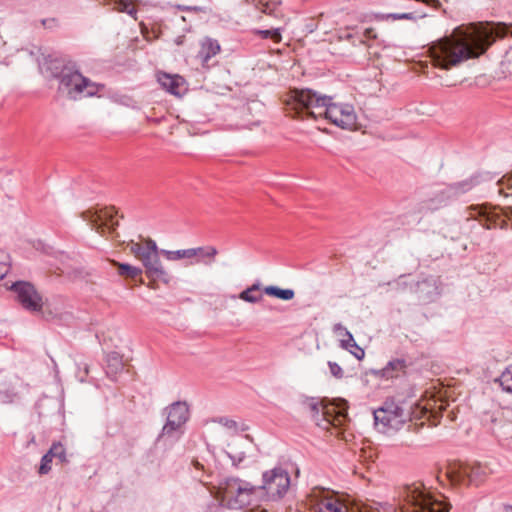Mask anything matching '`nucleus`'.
Returning <instances> with one entry per match:
<instances>
[{
	"instance_id": "obj_25",
	"label": "nucleus",
	"mask_w": 512,
	"mask_h": 512,
	"mask_svg": "<svg viewBox=\"0 0 512 512\" xmlns=\"http://www.w3.org/2000/svg\"><path fill=\"white\" fill-rule=\"evenodd\" d=\"M263 291L266 295L274 296L285 301L291 300L295 296L293 289H282L273 285L264 287Z\"/></svg>"
},
{
	"instance_id": "obj_12",
	"label": "nucleus",
	"mask_w": 512,
	"mask_h": 512,
	"mask_svg": "<svg viewBox=\"0 0 512 512\" xmlns=\"http://www.w3.org/2000/svg\"><path fill=\"white\" fill-rule=\"evenodd\" d=\"M161 250L158 249L157 244L152 245V251L149 254H146L144 258L141 260L145 273L148 278L153 280H160L165 284H168L171 280V276L164 269L159 254Z\"/></svg>"
},
{
	"instance_id": "obj_18",
	"label": "nucleus",
	"mask_w": 512,
	"mask_h": 512,
	"mask_svg": "<svg viewBox=\"0 0 512 512\" xmlns=\"http://www.w3.org/2000/svg\"><path fill=\"white\" fill-rule=\"evenodd\" d=\"M432 60L435 67L442 70L448 69V37L444 36L442 40L432 48Z\"/></svg>"
},
{
	"instance_id": "obj_40",
	"label": "nucleus",
	"mask_w": 512,
	"mask_h": 512,
	"mask_svg": "<svg viewBox=\"0 0 512 512\" xmlns=\"http://www.w3.org/2000/svg\"><path fill=\"white\" fill-rule=\"evenodd\" d=\"M217 422L219 424H221L222 426L226 427L227 429H230L233 431L237 430V423L232 419L221 417L217 420Z\"/></svg>"
},
{
	"instance_id": "obj_16",
	"label": "nucleus",
	"mask_w": 512,
	"mask_h": 512,
	"mask_svg": "<svg viewBox=\"0 0 512 512\" xmlns=\"http://www.w3.org/2000/svg\"><path fill=\"white\" fill-rule=\"evenodd\" d=\"M249 449L248 437H237L228 444L227 455L232 460L233 465L237 466L246 458Z\"/></svg>"
},
{
	"instance_id": "obj_15",
	"label": "nucleus",
	"mask_w": 512,
	"mask_h": 512,
	"mask_svg": "<svg viewBox=\"0 0 512 512\" xmlns=\"http://www.w3.org/2000/svg\"><path fill=\"white\" fill-rule=\"evenodd\" d=\"M158 82L167 92L181 96L186 91L185 80L179 75L161 73L158 75Z\"/></svg>"
},
{
	"instance_id": "obj_27",
	"label": "nucleus",
	"mask_w": 512,
	"mask_h": 512,
	"mask_svg": "<svg viewBox=\"0 0 512 512\" xmlns=\"http://www.w3.org/2000/svg\"><path fill=\"white\" fill-rule=\"evenodd\" d=\"M498 193L502 194L507 199L506 208L512 214V179H503L498 184Z\"/></svg>"
},
{
	"instance_id": "obj_10",
	"label": "nucleus",
	"mask_w": 512,
	"mask_h": 512,
	"mask_svg": "<svg viewBox=\"0 0 512 512\" xmlns=\"http://www.w3.org/2000/svg\"><path fill=\"white\" fill-rule=\"evenodd\" d=\"M309 408L316 424L326 430L331 426H342L346 420V413L337 411L336 407L332 404L324 405L322 402L311 401Z\"/></svg>"
},
{
	"instance_id": "obj_39",
	"label": "nucleus",
	"mask_w": 512,
	"mask_h": 512,
	"mask_svg": "<svg viewBox=\"0 0 512 512\" xmlns=\"http://www.w3.org/2000/svg\"><path fill=\"white\" fill-rule=\"evenodd\" d=\"M393 20H415L416 15L414 13H391L387 16Z\"/></svg>"
},
{
	"instance_id": "obj_31",
	"label": "nucleus",
	"mask_w": 512,
	"mask_h": 512,
	"mask_svg": "<svg viewBox=\"0 0 512 512\" xmlns=\"http://www.w3.org/2000/svg\"><path fill=\"white\" fill-rule=\"evenodd\" d=\"M107 366L108 371L107 373H117L119 370L123 368V364L121 361V358L118 353H111L107 357Z\"/></svg>"
},
{
	"instance_id": "obj_30",
	"label": "nucleus",
	"mask_w": 512,
	"mask_h": 512,
	"mask_svg": "<svg viewBox=\"0 0 512 512\" xmlns=\"http://www.w3.org/2000/svg\"><path fill=\"white\" fill-rule=\"evenodd\" d=\"M497 381L504 391L512 394V366L506 368Z\"/></svg>"
},
{
	"instance_id": "obj_23",
	"label": "nucleus",
	"mask_w": 512,
	"mask_h": 512,
	"mask_svg": "<svg viewBox=\"0 0 512 512\" xmlns=\"http://www.w3.org/2000/svg\"><path fill=\"white\" fill-rule=\"evenodd\" d=\"M103 2L105 5L112 6L114 10L126 12L136 19L137 10L135 9L132 0H103Z\"/></svg>"
},
{
	"instance_id": "obj_28",
	"label": "nucleus",
	"mask_w": 512,
	"mask_h": 512,
	"mask_svg": "<svg viewBox=\"0 0 512 512\" xmlns=\"http://www.w3.org/2000/svg\"><path fill=\"white\" fill-rule=\"evenodd\" d=\"M190 249L195 252V257L209 258L210 261H213L215 256L218 254V250L214 246L196 247ZM197 262H200V259H198Z\"/></svg>"
},
{
	"instance_id": "obj_21",
	"label": "nucleus",
	"mask_w": 512,
	"mask_h": 512,
	"mask_svg": "<svg viewBox=\"0 0 512 512\" xmlns=\"http://www.w3.org/2000/svg\"><path fill=\"white\" fill-rule=\"evenodd\" d=\"M471 469L467 465H463L460 462L450 463V484L462 483L466 477L470 476Z\"/></svg>"
},
{
	"instance_id": "obj_8",
	"label": "nucleus",
	"mask_w": 512,
	"mask_h": 512,
	"mask_svg": "<svg viewBox=\"0 0 512 512\" xmlns=\"http://www.w3.org/2000/svg\"><path fill=\"white\" fill-rule=\"evenodd\" d=\"M290 487V477L287 471L282 468H274L263 474V484L256 487L262 490L259 493V500L266 498L267 500H278L282 498Z\"/></svg>"
},
{
	"instance_id": "obj_35",
	"label": "nucleus",
	"mask_w": 512,
	"mask_h": 512,
	"mask_svg": "<svg viewBox=\"0 0 512 512\" xmlns=\"http://www.w3.org/2000/svg\"><path fill=\"white\" fill-rule=\"evenodd\" d=\"M474 183L472 179L465 180L463 182L454 183L452 189L455 194L467 192L472 189Z\"/></svg>"
},
{
	"instance_id": "obj_9",
	"label": "nucleus",
	"mask_w": 512,
	"mask_h": 512,
	"mask_svg": "<svg viewBox=\"0 0 512 512\" xmlns=\"http://www.w3.org/2000/svg\"><path fill=\"white\" fill-rule=\"evenodd\" d=\"M10 289L15 293L17 301L21 306L30 312H42L47 320L52 318L49 312H43L44 302L41 294L36 290L33 284L25 281H18L12 284Z\"/></svg>"
},
{
	"instance_id": "obj_32",
	"label": "nucleus",
	"mask_w": 512,
	"mask_h": 512,
	"mask_svg": "<svg viewBox=\"0 0 512 512\" xmlns=\"http://www.w3.org/2000/svg\"><path fill=\"white\" fill-rule=\"evenodd\" d=\"M430 405V417L433 418V424L436 425V419L442 416V412L445 410V403L443 400H433Z\"/></svg>"
},
{
	"instance_id": "obj_4",
	"label": "nucleus",
	"mask_w": 512,
	"mask_h": 512,
	"mask_svg": "<svg viewBox=\"0 0 512 512\" xmlns=\"http://www.w3.org/2000/svg\"><path fill=\"white\" fill-rule=\"evenodd\" d=\"M261 491L245 480L231 477L219 483L216 498L229 509H254L259 505Z\"/></svg>"
},
{
	"instance_id": "obj_11",
	"label": "nucleus",
	"mask_w": 512,
	"mask_h": 512,
	"mask_svg": "<svg viewBox=\"0 0 512 512\" xmlns=\"http://www.w3.org/2000/svg\"><path fill=\"white\" fill-rule=\"evenodd\" d=\"M115 215L116 211L113 207H105L99 210H88L82 214V217L90 223L92 229L104 234L106 231H114L118 226V221L114 219Z\"/></svg>"
},
{
	"instance_id": "obj_33",
	"label": "nucleus",
	"mask_w": 512,
	"mask_h": 512,
	"mask_svg": "<svg viewBox=\"0 0 512 512\" xmlns=\"http://www.w3.org/2000/svg\"><path fill=\"white\" fill-rule=\"evenodd\" d=\"M48 452L53 456V458H57L60 462L66 461V451L61 443H54Z\"/></svg>"
},
{
	"instance_id": "obj_24",
	"label": "nucleus",
	"mask_w": 512,
	"mask_h": 512,
	"mask_svg": "<svg viewBox=\"0 0 512 512\" xmlns=\"http://www.w3.org/2000/svg\"><path fill=\"white\" fill-rule=\"evenodd\" d=\"M261 289V284L259 282H256L252 284L251 286L247 287L245 290L240 292L239 298L245 302L248 303H258L262 300V295L257 293Z\"/></svg>"
},
{
	"instance_id": "obj_13",
	"label": "nucleus",
	"mask_w": 512,
	"mask_h": 512,
	"mask_svg": "<svg viewBox=\"0 0 512 512\" xmlns=\"http://www.w3.org/2000/svg\"><path fill=\"white\" fill-rule=\"evenodd\" d=\"M470 216L478 219L480 224L487 229L507 227L506 219L496 208L487 206L473 207L471 208Z\"/></svg>"
},
{
	"instance_id": "obj_3",
	"label": "nucleus",
	"mask_w": 512,
	"mask_h": 512,
	"mask_svg": "<svg viewBox=\"0 0 512 512\" xmlns=\"http://www.w3.org/2000/svg\"><path fill=\"white\" fill-rule=\"evenodd\" d=\"M400 498L404 503L400 511L390 503L366 501L359 507V512H448L447 505L428 494L420 483L405 485Z\"/></svg>"
},
{
	"instance_id": "obj_41",
	"label": "nucleus",
	"mask_w": 512,
	"mask_h": 512,
	"mask_svg": "<svg viewBox=\"0 0 512 512\" xmlns=\"http://www.w3.org/2000/svg\"><path fill=\"white\" fill-rule=\"evenodd\" d=\"M175 8H177L180 11H189V12H205V8L200 6H186V5H175Z\"/></svg>"
},
{
	"instance_id": "obj_42",
	"label": "nucleus",
	"mask_w": 512,
	"mask_h": 512,
	"mask_svg": "<svg viewBox=\"0 0 512 512\" xmlns=\"http://www.w3.org/2000/svg\"><path fill=\"white\" fill-rule=\"evenodd\" d=\"M505 63L507 69L512 72V49L506 54Z\"/></svg>"
},
{
	"instance_id": "obj_44",
	"label": "nucleus",
	"mask_w": 512,
	"mask_h": 512,
	"mask_svg": "<svg viewBox=\"0 0 512 512\" xmlns=\"http://www.w3.org/2000/svg\"><path fill=\"white\" fill-rule=\"evenodd\" d=\"M193 466L198 471L206 472L205 466L201 462H199L198 460H193Z\"/></svg>"
},
{
	"instance_id": "obj_14",
	"label": "nucleus",
	"mask_w": 512,
	"mask_h": 512,
	"mask_svg": "<svg viewBox=\"0 0 512 512\" xmlns=\"http://www.w3.org/2000/svg\"><path fill=\"white\" fill-rule=\"evenodd\" d=\"M334 333L341 336L340 346L341 348L349 351L353 354L358 360H361L365 356V352L362 348H360L353 335L341 324L337 323L333 326Z\"/></svg>"
},
{
	"instance_id": "obj_26",
	"label": "nucleus",
	"mask_w": 512,
	"mask_h": 512,
	"mask_svg": "<svg viewBox=\"0 0 512 512\" xmlns=\"http://www.w3.org/2000/svg\"><path fill=\"white\" fill-rule=\"evenodd\" d=\"M161 254L169 261H176L180 259H191L195 257V252L190 248L181 250H161Z\"/></svg>"
},
{
	"instance_id": "obj_7",
	"label": "nucleus",
	"mask_w": 512,
	"mask_h": 512,
	"mask_svg": "<svg viewBox=\"0 0 512 512\" xmlns=\"http://www.w3.org/2000/svg\"><path fill=\"white\" fill-rule=\"evenodd\" d=\"M376 428L382 433L399 430L406 421V414L393 400H387L378 409L374 410Z\"/></svg>"
},
{
	"instance_id": "obj_38",
	"label": "nucleus",
	"mask_w": 512,
	"mask_h": 512,
	"mask_svg": "<svg viewBox=\"0 0 512 512\" xmlns=\"http://www.w3.org/2000/svg\"><path fill=\"white\" fill-rule=\"evenodd\" d=\"M328 366H329L330 373L334 377H336L338 379L343 377V369L336 362L329 361Z\"/></svg>"
},
{
	"instance_id": "obj_6",
	"label": "nucleus",
	"mask_w": 512,
	"mask_h": 512,
	"mask_svg": "<svg viewBox=\"0 0 512 512\" xmlns=\"http://www.w3.org/2000/svg\"><path fill=\"white\" fill-rule=\"evenodd\" d=\"M101 87L70 67H64L59 75V92L71 100L96 95Z\"/></svg>"
},
{
	"instance_id": "obj_22",
	"label": "nucleus",
	"mask_w": 512,
	"mask_h": 512,
	"mask_svg": "<svg viewBox=\"0 0 512 512\" xmlns=\"http://www.w3.org/2000/svg\"><path fill=\"white\" fill-rule=\"evenodd\" d=\"M406 361L404 359H393L387 363L382 369V376L385 378H394L404 373L406 369Z\"/></svg>"
},
{
	"instance_id": "obj_37",
	"label": "nucleus",
	"mask_w": 512,
	"mask_h": 512,
	"mask_svg": "<svg viewBox=\"0 0 512 512\" xmlns=\"http://www.w3.org/2000/svg\"><path fill=\"white\" fill-rule=\"evenodd\" d=\"M260 33L262 34L263 38H271L275 42H280L281 40V34L279 32V29L264 30L260 31Z\"/></svg>"
},
{
	"instance_id": "obj_36",
	"label": "nucleus",
	"mask_w": 512,
	"mask_h": 512,
	"mask_svg": "<svg viewBox=\"0 0 512 512\" xmlns=\"http://www.w3.org/2000/svg\"><path fill=\"white\" fill-rule=\"evenodd\" d=\"M9 256L4 252H0V280H2L9 271Z\"/></svg>"
},
{
	"instance_id": "obj_1",
	"label": "nucleus",
	"mask_w": 512,
	"mask_h": 512,
	"mask_svg": "<svg viewBox=\"0 0 512 512\" xmlns=\"http://www.w3.org/2000/svg\"><path fill=\"white\" fill-rule=\"evenodd\" d=\"M512 36V25L502 22H478L460 26L450 34V66L478 58L496 41Z\"/></svg>"
},
{
	"instance_id": "obj_2",
	"label": "nucleus",
	"mask_w": 512,
	"mask_h": 512,
	"mask_svg": "<svg viewBox=\"0 0 512 512\" xmlns=\"http://www.w3.org/2000/svg\"><path fill=\"white\" fill-rule=\"evenodd\" d=\"M287 110L295 114L305 113L314 120L326 119L332 124L353 130L357 125V115L353 105L335 103L332 97L321 95L311 89L293 90L286 100Z\"/></svg>"
},
{
	"instance_id": "obj_17",
	"label": "nucleus",
	"mask_w": 512,
	"mask_h": 512,
	"mask_svg": "<svg viewBox=\"0 0 512 512\" xmlns=\"http://www.w3.org/2000/svg\"><path fill=\"white\" fill-rule=\"evenodd\" d=\"M357 505L353 508H349L347 505L342 503L335 496H325L323 500L319 503V512H359V507L362 505Z\"/></svg>"
},
{
	"instance_id": "obj_43",
	"label": "nucleus",
	"mask_w": 512,
	"mask_h": 512,
	"mask_svg": "<svg viewBox=\"0 0 512 512\" xmlns=\"http://www.w3.org/2000/svg\"><path fill=\"white\" fill-rule=\"evenodd\" d=\"M364 36L366 38H368V39H375L376 38V33H375L373 28H367L364 31Z\"/></svg>"
},
{
	"instance_id": "obj_19",
	"label": "nucleus",
	"mask_w": 512,
	"mask_h": 512,
	"mask_svg": "<svg viewBox=\"0 0 512 512\" xmlns=\"http://www.w3.org/2000/svg\"><path fill=\"white\" fill-rule=\"evenodd\" d=\"M220 52V45L217 40L206 37L201 42V48L198 53V57L202 62H208L212 57Z\"/></svg>"
},
{
	"instance_id": "obj_48",
	"label": "nucleus",
	"mask_w": 512,
	"mask_h": 512,
	"mask_svg": "<svg viewBox=\"0 0 512 512\" xmlns=\"http://www.w3.org/2000/svg\"><path fill=\"white\" fill-rule=\"evenodd\" d=\"M507 427L512 429V425L511 424H508Z\"/></svg>"
},
{
	"instance_id": "obj_34",
	"label": "nucleus",
	"mask_w": 512,
	"mask_h": 512,
	"mask_svg": "<svg viewBox=\"0 0 512 512\" xmlns=\"http://www.w3.org/2000/svg\"><path fill=\"white\" fill-rule=\"evenodd\" d=\"M52 460H53V456L49 452H47L42 457L41 463H40V466H39V470H38L40 475L48 474L51 471Z\"/></svg>"
},
{
	"instance_id": "obj_29",
	"label": "nucleus",
	"mask_w": 512,
	"mask_h": 512,
	"mask_svg": "<svg viewBox=\"0 0 512 512\" xmlns=\"http://www.w3.org/2000/svg\"><path fill=\"white\" fill-rule=\"evenodd\" d=\"M118 267V273L121 276H127L130 278H136L142 274V269L132 266L126 263H116Z\"/></svg>"
},
{
	"instance_id": "obj_46",
	"label": "nucleus",
	"mask_w": 512,
	"mask_h": 512,
	"mask_svg": "<svg viewBox=\"0 0 512 512\" xmlns=\"http://www.w3.org/2000/svg\"><path fill=\"white\" fill-rule=\"evenodd\" d=\"M496 435H497V437L501 438L502 437V432L498 431V432H496Z\"/></svg>"
},
{
	"instance_id": "obj_45",
	"label": "nucleus",
	"mask_w": 512,
	"mask_h": 512,
	"mask_svg": "<svg viewBox=\"0 0 512 512\" xmlns=\"http://www.w3.org/2000/svg\"><path fill=\"white\" fill-rule=\"evenodd\" d=\"M388 284L389 285H394L395 289H400V287H403L404 283H402L399 280H397V281H394V282H389Z\"/></svg>"
},
{
	"instance_id": "obj_20",
	"label": "nucleus",
	"mask_w": 512,
	"mask_h": 512,
	"mask_svg": "<svg viewBox=\"0 0 512 512\" xmlns=\"http://www.w3.org/2000/svg\"><path fill=\"white\" fill-rule=\"evenodd\" d=\"M156 244V242L150 238L146 239L143 243L135 242L131 240L127 246L130 252L140 261L144 258L146 254H149L152 251V245Z\"/></svg>"
},
{
	"instance_id": "obj_47",
	"label": "nucleus",
	"mask_w": 512,
	"mask_h": 512,
	"mask_svg": "<svg viewBox=\"0 0 512 512\" xmlns=\"http://www.w3.org/2000/svg\"><path fill=\"white\" fill-rule=\"evenodd\" d=\"M200 481L204 484H207V481L205 480V478H200Z\"/></svg>"
},
{
	"instance_id": "obj_5",
	"label": "nucleus",
	"mask_w": 512,
	"mask_h": 512,
	"mask_svg": "<svg viewBox=\"0 0 512 512\" xmlns=\"http://www.w3.org/2000/svg\"><path fill=\"white\" fill-rule=\"evenodd\" d=\"M166 414V423L163 425L156 443L164 445L173 444L182 436L184 425L190 417L189 405L185 401H176L164 410Z\"/></svg>"
}]
</instances>
